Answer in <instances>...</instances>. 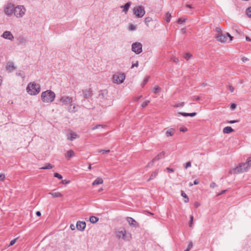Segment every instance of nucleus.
<instances>
[{
    "instance_id": "f257e3e1",
    "label": "nucleus",
    "mask_w": 251,
    "mask_h": 251,
    "mask_svg": "<svg viewBox=\"0 0 251 251\" xmlns=\"http://www.w3.org/2000/svg\"><path fill=\"white\" fill-rule=\"evenodd\" d=\"M251 164V159L250 157L248 158L247 161L245 163L241 164L238 167H237L231 170L229 173L232 174H239L244 172L247 171V169L250 168Z\"/></svg>"
},
{
    "instance_id": "f03ea898",
    "label": "nucleus",
    "mask_w": 251,
    "mask_h": 251,
    "mask_svg": "<svg viewBox=\"0 0 251 251\" xmlns=\"http://www.w3.org/2000/svg\"><path fill=\"white\" fill-rule=\"evenodd\" d=\"M41 97L43 102L50 103L54 100L55 94L51 90H47L42 93Z\"/></svg>"
},
{
    "instance_id": "7ed1b4c3",
    "label": "nucleus",
    "mask_w": 251,
    "mask_h": 251,
    "mask_svg": "<svg viewBox=\"0 0 251 251\" xmlns=\"http://www.w3.org/2000/svg\"><path fill=\"white\" fill-rule=\"evenodd\" d=\"M40 85L35 82L29 83L27 87V92L30 95H36L40 92Z\"/></svg>"
},
{
    "instance_id": "20e7f679",
    "label": "nucleus",
    "mask_w": 251,
    "mask_h": 251,
    "mask_svg": "<svg viewBox=\"0 0 251 251\" xmlns=\"http://www.w3.org/2000/svg\"><path fill=\"white\" fill-rule=\"evenodd\" d=\"M126 75L124 73L118 72L113 75V82L114 83L121 84L125 79Z\"/></svg>"
},
{
    "instance_id": "39448f33",
    "label": "nucleus",
    "mask_w": 251,
    "mask_h": 251,
    "mask_svg": "<svg viewBox=\"0 0 251 251\" xmlns=\"http://www.w3.org/2000/svg\"><path fill=\"white\" fill-rule=\"evenodd\" d=\"M133 13L136 17L141 18L145 14V10L142 6H137L133 8Z\"/></svg>"
},
{
    "instance_id": "423d86ee",
    "label": "nucleus",
    "mask_w": 251,
    "mask_h": 251,
    "mask_svg": "<svg viewBox=\"0 0 251 251\" xmlns=\"http://www.w3.org/2000/svg\"><path fill=\"white\" fill-rule=\"evenodd\" d=\"M25 9L23 6H17L15 7L14 14L17 18L22 17L25 13Z\"/></svg>"
},
{
    "instance_id": "0eeeda50",
    "label": "nucleus",
    "mask_w": 251,
    "mask_h": 251,
    "mask_svg": "<svg viewBox=\"0 0 251 251\" xmlns=\"http://www.w3.org/2000/svg\"><path fill=\"white\" fill-rule=\"evenodd\" d=\"M131 50L137 54L140 53L142 51V45L140 42H135L132 44Z\"/></svg>"
},
{
    "instance_id": "6e6552de",
    "label": "nucleus",
    "mask_w": 251,
    "mask_h": 251,
    "mask_svg": "<svg viewBox=\"0 0 251 251\" xmlns=\"http://www.w3.org/2000/svg\"><path fill=\"white\" fill-rule=\"evenodd\" d=\"M14 5L13 4H8L4 10L5 14L8 16H12L14 14Z\"/></svg>"
},
{
    "instance_id": "1a4fd4ad",
    "label": "nucleus",
    "mask_w": 251,
    "mask_h": 251,
    "mask_svg": "<svg viewBox=\"0 0 251 251\" xmlns=\"http://www.w3.org/2000/svg\"><path fill=\"white\" fill-rule=\"evenodd\" d=\"M165 152L164 151H163L161 152L159 154H158L156 156H155L152 159V161L149 163L148 166H152L153 165V163L154 162L158 161L160 159L164 158L165 157Z\"/></svg>"
},
{
    "instance_id": "9d476101",
    "label": "nucleus",
    "mask_w": 251,
    "mask_h": 251,
    "mask_svg": "<svg viewBox=\"0 0 251 251\" xmlns=\"http://www.w3.org/2000/svg\"><path fill=\"white\" fill-rule=\"evenodd\" d=\"M60 101L63 104H67L68 103H72L73 100L72 98L68 96H62L60 99Z\"/></svg>"
},
{
    "instance_id": "9b49d317",
    "label": "nucleus",
    "mask_w": 251,
    "mask_h": 251,
    "mask_svg": "<svg viewBox=\"0 0 251 251\" xmlns=\"http://www.w3.org/2000/svg\"><path fill=\"white\" fill-rule=\"evenodd\" d=\"M86 227V223L84 221H77L76 224V228L80 231H83Z\"/></svg>"
},
{
    "instance_id": "f8f14e48",
    "label": "nucleus",
    "mask_w": 251,
    "mask_h": 251,
    "mask_svg": "<svg viewBox=\"0 0 251 251\" xmlns=\"http://www.w3.org/2000/svg\"><path fill=\"white\" fill-rule=\"evenodd\" d=\"M216 38L218 41L224 43H226L227 40V37L225 34H223V33L216 35Z\"/></svg>"
},
{
    "instance_id": "ddd939ff",
    "label": "nucleus",
    "mask_w": 251,
    "mask_h": 251,
    "mask_svg": "<svg viewBox=\"0 0 251 251\" xmlns=\"http://www.w3.org/2000/svg\"><path fill=\"white\" fill-rule=\"evenodd\" d=\"M1 36L5 39H9L11 41H12L14 38L12 34L10 31H4L3 33Z\"/></svg>"
},
{
    "instance_id": "4468645a",
    "label": "nucleus",
    "mask_w": 251,
    "mask_h": 251,
    "mask_svg": "<svg viewBox=\"0 0 251 251\" xmlns=\"http://www.w3.org/2000/svg\"><path fill=\"white\" fill-rule=\"evenodd\" d=\"M5 68L7 71L11 72L15 70L16 67L12 62H8L7 63Z\"/></svg>"
},
{
    "instance_id": "2eb2a0df",
    "label": "nucleus",
    "mask_w": 251,
    "mask_h": 251,
    "mask_svg": "<svg viewBox=\"0 0 251 251\" xmlns=\"http://www.w3.org/2000/svg\"><path fill=\"white\" fill-rule=\"evenodd\" d=\"M79 108L78 105H73L71 103L70 106L68 107V111L71 113H75L77 111Z\"/></svg>"
},
{
    "instance_id": "dca6fc26",
    "label": "nucleus",
    "mask_w": 251,
    "mask_h": 251,
    "mask_svg": "<svg viewBox=\"0 0 251 251\" xmlns=\"http://www.w3.org/2000/svg\"><path fill=\"white\" fill-rule=\"evenodd\" d=\"M67 139L70 141H73L78 137L77 134L74 132L71 131L67 134Z\"/></svg>"
},
{
    "instance_id": "f3484780",
    "label": "nucleus",
    "mask_w": 251,
    "mask_h": 251,
    "mask_svg": "<svg viewBox=\"0 0 251 251\" xmlns=\"http://www.w3.org/2000/svg\"><path fill=\"white\" fill-rule=\"evenodd\" d=\"M108 92L106 90H100L99 92V97L101 99H106L107 96Z\"/></svg>"
},
{
    "instance_id": "a211bd4d",
    "label": "nucleus",
    "mask_w": 251,
    "mask_h": 251,
    "mask_svg": "<svg viewBox=\"0 0 251 251\" xmlns=\"http://www.w3.org/2000/svg\"><path fill=\"white\" fill-rule=\"evenodd\" d=\"M85 99H88L92 96V92L90 89H85L82 91Z\"/></svg>"
},
{
    "instance_id": "6ab92c4d",
    "label": "nucleus",
    "mask_w": 251,
    "mask_h": 251,
    "mask_svg": "<svg viewBox=\"0 0 251 251\" xmlns=\"http://www.w3.org/2000/svg\"><path fill=\"white\" fill-rule=\"evenodd\" d=\"M197 115L196 112H193V113H184V112H178L176 114V115L177 116H179L180 115H182L184 117H187V116H190V117H194Z\"/></svg>"
},
{
    "instance_id": "aec40b11",
    "label": "nucleus",
    "mask_w": 251,
    "mask_h": 251,
    "mask_svg": "<svg viewBox=\"0 0 251 251\" xmlns=\"http://www.w3.org/2000/svg\"><path fill=\"white\" fill-rule=\"evenodd\" d=\"M130 5H131V2H128L126 3L124 5L121 6L120 7L121 8H123V11L125 13H126V12H127L130 6Z\"/></svg>"
},
{
    "instance_id": "412c9836",
    "label": "nucleus",
    "mask_w": 251,
    "mask_h": 251,
    "mask_svg": "<svg viewBox=\"0 0 251 251\" xmlns=\"http://www.w3.org/2000/svg\"><path fill=\"white\" fill-rule=\"evenodd\" d=\"M75 155V152L72 150H69L68 151L67 153L65 154V157L68 159L69 160L71 157L74 156Z\"/></svg>"
},
{
    "instance_id": "4be33fe9",
    "label": "nucleus",
    "mask_w": 251,
    "mask_h": 251,
    "mask_svg": "<svg viewBox=\"0 0 251 251\" xmlns=\"http://www.w3.org/2000/svg\"><path fill=\"white\" fill-rule=\"evenodd\" d=\"M131 238V235L129 232H124V234L122 237V239L126 241H129Z\"/></svg>"
},
{
    "instance_id": "5701e85b",
    "label": "nucleus",
    "mask_w": 251,
    "mask_h": 251,
    "mask_svg": "<svg viewBox=\"0 0 251 251\" xmlns=\"http://www.w3.org/2000/svg\"><path fill=\"white\" fill-rule=\"evenodd\" d=\"M126 220L130 226H136L135 224L136 223V222L132 218L127 217Z\"/></svg>"
},
{
    "instance_id": "b1692460",
    "label": "nucleus",
    "mask_w": 251,
    "mask_h": 251,
    "mask_svg": "<svg viewBox=\"0 0 251 251\" xmlns=\"http://www.w3.org/2000/svg\"><path fill=\"white\" fill-rule=\"evenodd\" d=\"M234 130L230 126H226L223 129V132L224 133L229 134L233 132Z\"/></svg>"
},
{
    "instance_id": "393cba45",
    "label": "nucleus",
    "mask_w": 251,
    "mask_h": 251,
    "mask_svg": "<svg viewBox=\"0 0 251 251\" xmlns=\"http://www.w3.org/2000/svg\"><path fill=\"white\" fill-rule=\"evenodd\" d=\"M103 182V181L101 178L98 177L96 180H95L93 181L92 185H99V184H102Z\"/></svg>"
},
{
    "instance_id": "a878e982",
    "label": "nucleus",
    "mask_w": 251,
    "mask_h": 251,
    "mask_svg": "<svg viewBox=\"0 0 251 251\" xmlns=\"http://www.w3.org/2000/svg\"><path fill=\"white\" fill-rule=\"evenodd\" d=\"M126 231L125 229H123L121 231H118L116 232V237L118 239H120L121 238H122L124 234V232Z\"/></svg>"
},
{
    "instance_id": "bb28decb",
    "label": "nucleus",
    "mask_w": 251,
    "mask_h": 251,
    "mask_svg": "<svg viewBox=\"0 0 251 251\" xmlns=\"http://www.w3.org/2000/svg\"><path fill=\"white\" fill-rule=\"evenodd\" d=\"M49 194L51 195L53 198H58L62 197V195L60 192H50Z\"/></svg>"
},
{
    "instance_id": "cd10ccee",
    "label": "nucleus",
    "mask_w": 251,
    "mask_h": 251,
    "mask_svg": "<svg viewBox=\"0 0 251 251\" xmlns=\"http://www.w3.org/2000/svg\"><path fill=\"white\" fill-rule=\"evenodd\" d=\"M174 133H175V130L173 128H171V129L168 130L166 132V135L167 137L173 136V135H174Z\"/></svg>"
},
{
    "instance_id": "c85d7f7f",
    "label": "nucleus",
    "mask_w": 251,
    "mask_h": 251,
    "mask_svg": "<svg viewBox=\"0 0 251 251\" xmlns=\"http://www.w3.org/2000/svg\"><path fill=\"white\" fill-rule=\"evenodd\" d=\"M90 222L92 224H95L99 221V218L95 216H91L89 218Z\"/></svg>"
},
{
    "instance_id": "c756f323",
    "label": "nucleus",
    "mask_w": 251,
    "mask_h": 251,
    "mask_svg": "<svg viewBox=\"0 0 251 251\" xmlns=\"http://www.w3.org/2000/svg\"><path fill=\"white\" fill-rule=\"evenodd\" d=\"M181 195L184 198V202H188L189 201V198L187 195L183 191H181Z\"/></svg>"
},
{
    "instance_id": "7c9ffc66",
    "label": "nucleus",
    "mask_w": 251,
    "mask_h": 251,
    "mask_svg": "<svg viewBox=\"0 0 251 251\" xmlns=\"http://www.w3.org/2000/svg\"><path fill=\"white\" fill-rule=\"evenodd\" d=\"M152 21L151 17H148L145 19V23L148 27L150 26V23Z\"/></svg>"
},
{
    "instance_id": "2f4dec72",
    "label": "nucleus",
    "mask_w": 251,
    "mask_h": 251,
    "mask_svg": "<svg viewBox=\"0 0 251 251\" xmlns=\"http://www.w3.org/2000/svg\"><path fill=\"white\" fill-rule=\"evenodd\" d=\"M158 170H156L151 176L150 177V178L148 179V181H150L152 179H153V178H154L157 175H158Z\"/></svg>"
},
{
    "instance_id": "473e14b6",
    "label": "nucleus",
    "mask_w": 251,
    "mask_h": 251,
    "mask_svg": "<svg viewBox=\"0 0 251 251\" xmlns=\"http://www.w3.org/2000/svg\"><path fill=\"white\" fill-rule=\"evenodd\" d=\"M53 167H54L53 165H51L50 163H48L45 167H43L41 168L40 169H43V170H45V169H51L53 168Z\"/></svg>"
},
{
    "instance_id": "72a5a7b5",
    "label": "nucleus",
    "mask_w": 251,
    "mask_h": 251,
    "mask_svg": "<svg viewBox=\"0 0 251 251\" xmlns=\"http://www.w3.org/2000/svg\"><path fill=\"white\" fill-rule=\"evenodd\" d=\"M161 88L158 86H156L153 88V92L155 94H158L160 92Z\"/></svg>"
},
{
    "instance_id": "f704fd0d",
    "label": "nucleus",
    "mask_w": 251,
    "mask_h": 251,
    "mask_svg": "<svg viewBox=\"0 0 251 251\" xmlns=\"http://www.w3.org/2000/svg\"><path fill=\"white\" fill-rule=\"evenodd\" d=\"M171 17V14L169 12H167L165 16V20L167 23H169L170 22Z\"/></svg>"
},
{
    "instance_id": "c9c22d12",
    "label": "nucleus",
    "mask_w": 251,
    "mask_h": 251,
    "mask_svg": "<svg viewBox=\"0 0 251 251\" xmlns=\"http://www.w3.org/2000/svg\"><path fill=\"white\" fill-rule=\"evenodd\" d=\"M16 75L21 76L23 78H24L25 77V73L23 71H20L17 73Z\"/></svg>"
},
{
    "instance_id": "e433bc0d",
    "label": "nucleus",
    "mask_w": 251,
    "mask_h": 251,
    "mask_svg": "<svg viewBox=\"0 0 251 251\" xmlns=\"http://www.w3.org/2000/svg\"><path fill=\"white\" fill-rule=\"evenodd\" d=\"M149 76H147L145 78V79H144V80L141 84V86L142 87H143L146 85V84L148 82V81H149Z\"/></svg>"
},
{
    "instance_id": "4c0bfd02",
    "label": "nucleus",
    "mask_w": 251,
    "mask_h": 251,
    "mask_svg": "<svg viewBox=\"0 0 251 251\" xmlns=\"http://www.w3.org/2000/svg\"><path fill=\"white\" fill-rule=\"evenodd\" d=\"M246 13L248 17L251 18V6L247 9Z\"/></svg>"
},
{
    "instance_id": "58836bf2",
    "label": "nucleus",
    "mask_w": 251,
    "mask_h": 251,
    "mask_svg": "<svg viewBox=\"0 0 251 251\" xmlns=\"http://www.w3.org/2000/svg\"><path fill=\"white\" fill-rule=\"evenodd\" d=\"M136 29V27L133 24H130L128 27L129 30H135Z\"/></svg>"
},
{
    "instance_id": "ea45409f",
    "label": "nucleus",
    "mask_w": 251,
    "mask_h": 251,
    "mask_svg": "<svg viewBox=\"0 0 251 251\" xmlns=\"http://www.w3.org/2000/svg\"><path fill=\"white\" fill-rule=\"evenodd\" d=\"M185 22V19H182V18H179V19L177 20V23L178 24H183Z\"/></svg>"
},
{
    "instance_id": "a19ab883",
    "label": "nucleus",
    "mask_w": 251,
    "mask_h": 251,
    "mask_svg": "<svg viewBox=\"0 0 251 251\" xmlns=\"http://www.w3.org/2000/svg\"><path fill=\"white\" fill-rule=\"evenodd\" d=\"M54 176L58 178L59 179H61L62 178V176L57 173H54Z\"/></svg>"
},
{
    "instance_id": "79ce46f5",
    "label": "nucleus",
    "mask_w": 251,
    "mask_h": 251,
    "mask_svg": "<svg viewBox=\"0 0 251 251\" xmlns=\"http://www.w3.org/2000/svg\"><path fill=\"white\" fill-rule=\"evenodd\" d=\"M98 152H100V153H108V152H110V150H100L98 151Z\"/></svg>"
},
{
    "instance_id": "37998d69",
    "label": "nucleus",
    "mask_w": 251,
    "mask_h": 251,
    "mask_svg": "<svg viewBox=\"0 0 251 251\" xmlns=\"http://www.w3.org/2000/svg\"><path fill=\"white\" fill-rule=\"evenodd\" d=\"M184 105V102H181L180 103L176 104L174 106L176 107H182Z\"/></svg>"
},
{
    "instance_id": "c03bdc74",
    "label": "nucleus",
    "mask_w": 251,
    "mask_h": 251,
    "mask_svg": "<svg viewBox=\"0 0 251 251\" xmlns=\"http://www.w3.org/2000/svg\"><path fill=\"white\" fill-rule=\"evenodd\" d=\"M191 56V54L188 53H185L184 56V58L187 60H189Z\"/></svg>"
},
{
    "instance_id": "a18cd8bd",
    "label": "nucleus",
    "mask_w": 251,
    "mask_h": 251,
    "mask_svg": "<svg viewBox=\"0 0 251 251\" xmlns=\"http://www.w3.org/2000/svg\"><path fill=\"white\" fill-rule=\"evenodd\" d=\"M150 102V100H146L142 104V107H145Z\"/></svg>"
},
{
    "instance_id": "49530a36",
    "label": "nucleus",
    "mask_w": 251,
    "mask_h": 251,
    "mask_svg": "<svg viewBox=\"0 0 251 251\" xmlns=\"http://www.w3.org/2000/svg\"><path fill=\"white\" fill-rule=\"evenodd\" d=\"M192 247H193V242L192 241H190L189 242L188 246L186 249L190 251L191 250V249L192 248Z\"/></svg>"
},
{
    "instance_id": "de8ad7c7",
    "label": "nucleus",
    "mask_w": 251,
    "mask_h": 251,
    "mask_svg": "<svg viewBox=\"0 0 251 251\" xmlns=\"http://www.w3.org/2000/svg\"><path fill=\"white\" fill-rule=\"evenodd\" d=\"M17 238H15L12 240H11L10 242L9 246H13L16 242Z\"/></svg>"
},
{
    "instance_id": "09e8293b",
    "label": "nucleus",
    "mask_w": 251,
    "mask_h": 251,
    "mask_svg": "<svg viewBox=\"0 0 251 251\" xmlns=\"http://www.w3.org/2000/svg\"><path fill=\"white\" fill-rule=\"evenodd\" d=\"M191 166V163L190 161H189V162H187L185 164V168L187 169V168L190 167Z\"/></svg>"
},
{
    "instance_id": "8fccbe9b",
    "label": "nucleus",
    "mask_w": 251,
    "mask_h": 251,
    "mask_svg": "<svg viewBox=\"0 0 251 251\" xmlns=\"http://www.w3.org/2000/svg\"><path fill=\"white\" fill-rule=\"evenodd\" d=\"M216 30L218 32V34H220V33H222V30L221 27H216Z\"/></svg>"
},
{
    "instance_id": "3c124183",
    "label": "nucleus",
    "mask_w": 251,
    "mask_h": 251,
    "mask_svg": "<svg viewBox=\"0 0 251 251\" xmlns=\"http://www.w3.org/2000/svg\"><path fill=\"white\" fill-rule=\"evenodd\" d=\"M191 99L193 100H200V97L193 96V97H191Z\"/></svg>"
},
{
    "instance_id": "603ef678",
    "label": "nucleus",
    "mask_w": 251,
    "mask_h": 251,
    "mask_svg": "<svg viewBox=\"0 0 251 251\" xmlns=\"http://www.w3.org/2000/svg\"><path fill=\"white\" fill-rule=\"evenodd\" d=\"M225 35L227 37V38L228 37H229L230 38V41L232 40L233 37V36H231L229 33H226V34H225Z\"/></svg>"
},
{
    "instance_id": "864d4df0",
    "label": "nucleus",
    "mask_w": 251,
    "mask_h": 251,
    "mask_svg": "<svg viewBox=\"0 0 251 251\" xmlns=\"http://www.w3.org/2000/svg\"><path fill=\"white\" fill-rule=\"evenodd\" d=\"M228 89L231 92H233L234 91V88L231 85H229L228 87Z\"/></svg>"
},
{
    "instance_id": "5fc2aeb1",
    "label": "nucleus",
    "mask_w": 251,
    "mask_h": 251,
    "mask_svg": "<svg viewBox=\"0 0 251 251\" xmlns=\"http://www.w3.org/2000/svg\"><path fill=\"white\" fill-rule=\"evenodd\" d=\"M166 170H167L168 173H173L174 172V170L172 168H167Z\"/></svg>"
},
{
    "instance_id": "6e6d98bb",
    "label": "nucleus",
    "mask_w": 251,
    "mask_h": 251,
    "mask_svg": "<svg viewBox=\"0 0 251 251\" xmlns=\"http://www.w3.org/2000/svg\"><path fill=\"white\" fill-rule=\"evenodd\" d=\"M236 107V105L235 104H234V103H232L230 105V108H231V110L235 109Z\"/></svg>"
},
{
    "instance_id": "4d7b16f0",
    "label": "nucleus",
    "mask_w": 251,
    "mask_h": 251,
    "mask_svg": "<svg viewBox=\"0 0 251 251\" xmlns=\"http://www.w3.org/2000/svg\"><path fill=\"white\" fill-rule=\"evenodd\" d=\"M216 186V184L215 182H212L210 184V188H214Z\"/></svg>"
},
{
    "instance_id": "13d9d810",
    "label": "nucleus",
    "mask_w": 251,
    "mask_h": 251,
    "mask_svg": "<svg viewBox=\"0 0 251 251\" xmlns=\"http://www.w3.org/2000/svg\"><path fill=\"white\" fill-rule=\"evenodd\" d=\"M61 183L63 184H68L70 183V181L64 179L62 180Z\"/></svg>"
},
{
    "instance_id": "bf43d9fd",
    "label": "nucleus",
    "mask_w": 251,
    "mask_h": 251,
    "mask_svg": "<svg viewBox=\"0 0 251 251\" xmlns=\"http://www.w3.org/2000/svg\"><path fill=\"white\" fill-rule=\"evenodd\" d=\"M101 126H102V125H97L95 126L94 127H93L92 128V130H95L96 129L98 128L99 127H101Z\"/></svg>"
},
{
    "instance_id": "052dcab7",
    "label": "nucleus",
    "mask_w": 251,
    "mask_h": 251,
    "mask_svg": "<svg viewBox=\"0 0 251 251\" xmlns=\"http://www.w3.org/2000/svg\"><path fill=\"white\" fill-rule=\"evenodd\" d=\"M5 178V175L3 174H0V180H4Z\"/></svg>"
},
{
    "instance_id": "680f3d73",
    "label": "nucleus",
    "mask_w": 251,
    "mask_h": 251,
    "mask_svg": "<svg viewBox=\"0 0 251 251\" xmlns=\"http://www.w3.org/2000/svg\"><path fill=\"white\" fill-rule=\"evenodd\" d=\"M172 60H173L174 62H175L176 63H178L179 62L178 59L177 58H176V57H173L172 58Z\"/></svg>"
},
{
    "instance_id": "e2e57ef3",
    "label": "nucleus",
    "mask_w": 251,
    "mask_h": 251,
    "mask_svg": "<svg viewBox=\"0 0 251 251\" xmlns=\"http://www.w3.org/2000/svg\"><path fill=\"white\" fill-rule=\"evenodd\" d=\"M75 227L73 224H71L70 225V228L72 230H74L75 229Z\"/></svg>"
},
{
    "instance_id": "0e129e2a",
    "label": "nucleus",
    "mask_w": 251,
    "mask_h": 251,
    "mask_svg": "<svg viewBox=\"0 0 251 251\" xmlns=\"http://www.w3.org/2000/svg\"><path fill=\"white\" fill-rule=\"evenodd\" d=\"M237 122H238V120H231V121H229L228 123L229 124H234V123H235Z\"/></svg>"
},
{
    "instance_id": "69168bd1",
    "label": "nucleus",
    "mask_w": 251,
    "mask_h": 251,
    "mask_svg": "<svg viewBox=\"0 0 251 251\" xmlns=\"http://www.w3.org/2000/svg\"><path fill=\"white\" fill-rule=\"evenodd\" d=\"M138 66V62L136 61V62L135 64H132V65L131 66V68H133L134 67H137Z\"/></svg>"
},
{
    "instance_id": "338daca9",
    "label": "nucleus",
    "mask_w": 251,
    "mask_h": 251,
    "mask_svg": "<svg viewBox=\"0 0 251 251\" xmlns=\"http://www.w3.org/2000/svg\"><path fill=\"white\" fill-rule=\"evenodd\" d=\"M242 60L243 61V62H245V61L249 60V59L247 57H244L242 58Z\"/></svg>"
},
{
    "instance_id": "774afa93",
    "label": "nucleus",
    "mask_w": 251,
    "mask_h": 251,
    "mask_svg": "<svg viewBox=\"0 0 251 251\" xmlns=\"http://www.w3.org/2000/svg\"><path fill=\"white\" fill-rule=\"evenodd\" d=\"M187 130V129L186 128H181L180 129V131L181 132H185Z\"/></svg>"
}]
</instances>
